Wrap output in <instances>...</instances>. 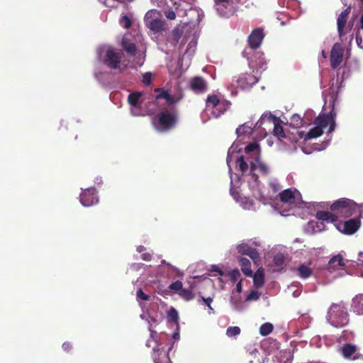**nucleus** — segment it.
Instances as JSON below:
<instances>
[{"instance_id":"obj_2","label":"nucleus","mask_w":363,"mask_h":363,"mask_svg":"<svg viewBox=\"0 0 363 363\" xmlns=\"http://www.w3.org/2000/svg\"><path fill=\"white\" fill-rule=\"evenodd\" d=\"M335 117L336 114L333 111L329 113L320 114L314 121L315 127L306 133L304 139L311 140L320 136L328 127V134L333 132L336 126Z\"/></svg>"},{"instance_id":"obj_10","label":"nucleus","mask_w":363,"mask_h":363,"mask_svg":"<svg viewBox=\"0 0 363 363\" xmlns=\"http://www.w3.org/2000/svg\"><path fill=\"white\" fill-rule=\"evenodd\" d=\"M315 217L318 220H311L306 227V231L308 233L314 234L324 230L325 228L324 221L335 223V216L329 211H318Z\"/></svg>"},{"instance_id":"obj_51","label":"nucleus","mask_w":363,"mask_h":363,"mask_svg":"<svg viewBox=\"0 0 363 363\" xmlns=\"http://www.w3.org/2000/svg\"><path fill=\"white\" fill-rule=\"evenodd\" d=\"M182 286H183V284L181 281H176L172 283L169 286V289L171 291H173L175 292H179L182 290Z\"/></svg>"},{"instance_id":"obj_29","label":"nucleus","mask_w":363,"mask_h":363,"mask_svg":"<svg viewBox=\"0 0 363 363\" xmlns=\"http://www.w3.org/2000/svg\"><path fill=\"white\" fill-rule=\"evenodd\" d=\"M351 311L359 315H363V294H358L352 298Z\"/></svg>"},{"instance_id":"obj_7","label":"nucleus","mask_w":363,"mask_h":363,"mask_svg":"<svg viewBox=\"0 0 363 363\" xmlns=\"http://www.w3.org/2000/svg\"><path fill=\"white\" fill-rule=\"evenodd\" d=\"M327 320L335 328H342L349 323V314L345 303H333L328 311Z\"/></svg>"},{"instance_id":"obj_57","label":"nucleus","mask_w":363,"mask_h":363,"mask_svg":"<svg viewBox=\"0 0 363 363\" xmlns=\"http://www.w3.org/2000/svg\"><path fill=\"white\" fill-rule=\"evenodd\" d=\"M164 15L167 19L174 20L176 18L175 12L172 9H168L164 11Z\"/></svg>"},{"instance_id":"obj_14","label":"nucleus","mask_w":363,"mask_h":363,"mask_svg":"<svg viewBox=\"0 0 363 363\" xmlns=\"http://www.w3.org/2000/svg\"><path fill=\"white\" fill-rule=\"evenodd\" d=\"M148 324V330L150 333V337L147 340L146 342V346L148 347H152L156 345L157 347H159L162 344L164 340L169 339V335L165 333H157L156 331L152 330V323H156V320L153 318H149L147 320Z\"/></svg>"},{"instance_id":"obj_22","label":"nucleus","mask_w":363,"mask_h":363,"mask_svg":"<svg viewBox=\"0 0 363 363\" xmlns=\"http://www.w3.org/2000/svg\"><path fill=\"white\" fill-rule=\"evenodd\" d=\"M350 7L346 8L339 14L337 17V29L340 38L346 34L345 29L346 28V24L347 22L348 16L350 13Z\"/></svg>"},{"instance_id":"obj_42","label":"nucleus","mask_w":363,"mask_h":363,"mask_svg":"<svg viewBox=\"0 0 363 363\" xmlns=\"http://www.w3.org/2000/svg\"><path fill=\"white\" fill-rule=\"evenodd\" d=\"M183 33V27L178 26L175 27L172 32V36L175 43H177L182 38Z\"/></svg>"},{"instance_id":"obj_21","label":"nucleus","mask_w":363,"mask_h":363,"mask_svg":"<svg viewBox=\"0 0 363 363\" xmlns=\"http://www.w3.org/2000/svg\"><path fill=\"white\" fill-rule=\"evenodd\" d=\"M344 48L342 45L336 43L333 45L330 56V66L333 69L338 68L343 59Z\"/></svg>"},{"instance_id":"obj_23","label":"nucleus","mask_w":363,"mask_h":363,"mask_svg":"<svg viewBox=\"0 0 363 363\" xmlns=\"http://www.w3.org/2000/svg\"><path fill=\"white\" fill-rule=\"evenodd\" d=\"M264 33L260 28L254 30L248 37V44L252 49L259 48L263 40Z\"/></svg>"},{"instance_id":"obj_19","label":"nucleus","mask_w":363,"mask_h":363,"mask_svg":"<svg viewBox=\"0 0 363 363\" xmlns=\"http://www.w3.org/2000/svg\"><path fill=\"white\" fill-rule=\"evenodd\" d=\"M156 91L158 93L156 96V100L159 101L164 99L169 105L178 103L183 98L182 91L180 89L172 92V91H169L163 89H156Z\"/></svg>"},{"instance_id":"obj_35","label":"nucleus","mask_w":363,"mask_h":363,"mask_svg":"<svg viewBox=\"0 0 363 363\" xmlns=\"http://www.w3.org/2000/svg\"><path fill=\"white\" fill-rule=\"evenodd\" d=\"M252 277L253 284L257 288H259L264 284V272L262 268L258 269L254 274H252Z\"/></svg>"},{"instance_id":"obj_61","label":"nucleus","mask_w":363,"mask_h":363,"mask_svg":"<svg viewBox=\"0 0 363 363\" xmlns=\"http://www.w3.org/2000/svg\"><path fill=\"white\" fill-rule=\"evenodd\" d=\"M356 43L357 46L363 50V39L359 33L356 34Z\"/></svg>"},{"instance_id":"obj_53","label":"nucleus","mask_w":363,"mask_h":363,"mask_svg":"<svg viewBox=\"0 0 363 363\" xmlns=\"http://www.w3.org/2000/svg\"><path fill=\"white\" fill-rule=\"evenodd\" d=\"M263 54L262 53H257V56L258 57V60H255L256 61V65L259 68V69H265V67H266V62L265 60H264V58H262Z\"/></svg>"},{"instance_id":"obj_47","label":"nucleus","mask_w":363,"mask_h":363,"mask_svg":"<svg viewBox=\"0 0 363 363\" xmlns=\"http://www.w3.org/2000/svg\"><path fill=\"white\" fill-rule=\"evenodd\" d=\"M179 295L186 301H190L194 298V294L191 291L186 289H182L179 292Z\"/></svg>"},{"instance_id":"obj_43","label":"nucleus","mask_w":363,"mask_h":363,"mask_svg":"<svg viewBox=\"0 0 363 363\" xmlns=\"http://www.w3.org/2000/svg\"><path fill=\"white\" fill-rule=\"evenodd\" d=\"M240 328L238 326H230L226 330V335L229 337H235L240 333Z\"/></svg>"},{"instance_id":"obj_32","label":"nucleus","mask_w":363,"mask_h":363,"mask_svg":"<svg viewBox=\"0 0 363 363\" xmlns=\"http://www.w3.org/2000/svg\"><path fill=\"white\" fill-rule=\"evenodd\" d=\"M239 264L244 274L247 277H252V270L251 269V263L250 260L245 257L238 258Z\"/></svg>"},{"instance_id":"obj_64","label":"nucleus","mask_w":363,"mask_h":363,"mask_svg":"<svg viewBox=\"0 0 363 363\" xmlns=\"http://www.w3.org/2000/svg\"><path fill=\"white\" fill-rule=\"evenodd\" d=\"M242 280H240L236 284L235 291L238 294H240L242 292Z\"/></svg>"},{"instance_id":"obj_6","label":"nucleus","mask_w":363,"mask_h":363,"mask_svg":"<svg viewBox=\"0 0 363 363\" xmlns=\"http://www.w3.org/2000/svg\"><path fill=\"white\" fill-rule=\"evenodd\" d=\"M361 206L354 201L342 198L335 201L330 206L331 213L335 216V222L337 218H347L359 212Z\"/></svg>"},{"instance_id":"obj_20","label":"nucleus","mask_w":363,"mask_h":363,"mask_svg":"<svg viewBox=\"0 0 363 363\" xmlns=\"http://www.w3.org/2000/svg\"><path fill=\"white\" fill-rule=\"evenodd\" d=\"M335 225L340 232L346 235H352L359 230L360 220L359 218H352L345 222L337 223Z\"/></svg>"},{"instance_id":"obj_13","label":"nucleus","mask_w":363,"mask_h":363,"mask_svg":"<svg viewBox=\"0 0 363 363\" xmlns=\"http://www.w3.org/2000/svg\"><path fill=\"white\" fill-rule=\"evenodd\" d=\"M145 26L153 33H158L164 30V22L161 13L156 9L149 10L145 15Z\"/></svg>"},{"instance_id":"obj_5","label":"nucleus","mask_w":363,"mask_h":363,"mask_svg":"<svg viewBox=\"0 0 363 363\" xmlns=\"http://www.w3.org/2000/svg\"><path fill=\"white\" fill-rule=\"evenodd\" d=\"M179 329L174 332L172 337L164 340L161 345L153 346L152 359L155 363H172L169 358V352L173 348L174 344L179 340Z\"/></svg>"},{"instance_id":"obj_26","label":"nucleus","mask_w":363,"mask_h":363,"mask_svg":"<svg viewBox=\"0 0 363 363\" xmlns=\"http://www.w3.org/2000/svg\"><path fill=\"white\" fill-rule=\"evenodd\" d=\"M241 150H242V147H240V145L238 144V143H234L231 145V147L228 149L226 162H227V164H228V167L229 169V173H230L232 171L230 163L233 160H235L237 162V159L238 158V157H235V155L237 153H240L241 152ZM240 157V156H239V157Z\"/></svg>"},{"instance_id":"obj_17","label":"nucleus","mask_w":363,"mask_h":363,"mask_svg":"<svg viewBox=\"0 0 363 363\" xmlns=\"http://www.w3.org/2000/svg\"><path fill=\"white\" fill-rule=\"evenodd\" d=\"M79 201L84 207H90L99 203V196L94 187L87 189L81 188Z\"/></svg>"},{"instance_id":"obj_48","label":"nucleus","mask_w":363,"mask_h":363,"mask_svg":"<svg viewBox=\"0 0 363 363\" xmlns=\"http://www.w3.org/2000/svg\"><path fill=\"white\" fill-rule=\"evenodd\" d=\"M202 301L203 304H205L208 308V313L213 314L214 313V309L211 307V303L213 302V298L211 297L204 298L203 296L201 297V299L199 301L200 303Z\"/></svg>"},{"instance_id":"obj_49","label":"nucleus","mask_w":363,"mask_h":363,"mask_svg":"<svg viewBox=\"0 0 363 363\" xmlns=\"http://www.w3.org/2000/svg\"><path fill=\"white\" fill-rule=\"evenodd\" d=\"M251 248L250 245L245 242H242L237 246L238 252L242 255H247Z\"/></svg>"},{"instance_id":"obj_11","label":"nucleus","mask_w":363,"mask_h":363,"mask_svg":"<svg viewBox=\"0 0 363 363\" xmlns=\"http://www.w3.org/2000/svg\"><path fill=\"white\" fill-rule=\"evenodd\" d=\"M275 121V116H274L271 113L266 112L262 115L259 120L256 123L255 125H253V123L251 122H247L240 125L236 129V133L238 135V137L250 136L255 130H257L259 128H260L261 125L264 123V121L274 122Z\"/></svg>"},{"instance_id":"obj_60","label":"nucleus","mask_w":363,"mask_h":363,"mask_svg":"<svg viewBox=\"0 0 363 363\" xmlns=\"http://www.w3.org/2000/svg\"><path fill=\"white\" fill-rule=\"evenodd\" d=\"M168 69H169V72H170V74L177 77H179L182 75V68H180V67L178 69L175 70L174 72L172 70L171 66H169Z\"/></svg>"},{"instance_id":"obj_62","label":"nucleus","mask_w":363,"mask_h":363,"mask_svg":"<svg viewBox=\"0 0 363 363\" xmlns=\"http://www.w3.org/2000/svg\"><path fill=\"white\" fill-rule=\"evenodd\" d=\"M311 204L314 207H316L318 208H327L328 206V204L325 202H320V203L313 202V203H311Z\"/></svg>"},{"instance_id":"obj_34","label":"nucleus","mask_w":363,"mask_h":363,"mask_svg":"<svg viewBox=\"0 0 363 363\" xmlns=\"http://www.w3.org/2000/svg\"><path fill=\"white\" fill-rule=\"evenodd\" d=\"M298 276L301 279H308L313 273V269L305 264H301L297 267Z\"/></svg>"},{"instance_id":"obj_40","label":"nucleus","mask_w":363,"mask_h":363,"mask_svg":"<svg viewBox=\"0 0 363 363\" xmlns=\"http://www.w3.org/2000/svg\"><path fill=\"white\" fill-rule=\"evenodd\" d=\"M274 326L270 323H265L262 324L259 328V333L262 336H266L270 334L273 330Z\"/></svg>"},{"instance_id":"obj_44","label":"nucleus","mask_w":363,"mask_h":363,"mask_svg":"<svg viewBox=\"0 0 363 363\" xmlns=\"http://www.w3.org/2000/svg\"><path fill=\"white\" fill-rule=\"evenodd\" d=\"M248 255L254 262V263L257 265H259L260 263V256L257 250L251 248L249 252L246 255Z\"/></svg>"},{"instance_id":"obj_18","label":"nucleus","mask_w":363,"mask_h":363,"mask_svg":"<svg viewBox=\"0 0 363 363\" xmlns=\"http://www.w3.org/2000/svg\"><path fill=\"white\" fill-rule=\"evenodd\" d=\"M258 82V77L252 74H242L233 79V85L241 89H248Z\"/></svg>"},{"instance_id":"obj_27","label":"nucleus","mask_w":363,"mask_h":363,"mask_svg":"<svg viewBox=\"0 0 363 363\" xmlns=\"http://www.w3.org/2000/svg\"><path fill=\"white\" fill-rule=\"evenodd\" d=\"M342 354L345 358L356 359L359 357L357 347L354 345L345 344L342 347Z\"/></svg>"},{"instance_id":"obj_25","label":"nucleus","mask_w":363,"mask_h":363,"mask_svg":"<svg viewBox=\"0 0 363 363\" xmlns=\"http://www.w3.org/2000/svg\"><path fill=\"white\" fill-rule=\"evenodd\" d=\"M191 89L196 94H201L207 90V84L205 80L200 77H196L191 80Z\"/></svg>"},{"instance_id":"obj_8","label":"nucleus","mask_w":363,"mask_h":363,"mask_svg":"<svg viewBox=\"0 0 363 363\" xmlns=\"http://www.w3.org/2000/svg\"><path fill=\"white\" fill-rule=\"evenodd\" d=\"M177 120V115L174 111H164L152 118V125L156 130L164 132L172 128Z\"/></svg>"},{"instance_id":"obj_45","label":"nucleus","mask_w":363,"mask_h":363,"mask_svg":"<svg viewBox=\"0 0 363 363\" xmlns=\"http://www.w3.org/2000/svg\"><path fill=\"white\" fill-rule=\"evenodd\" d=\"M227 276L230 278V281L233 283L236 282L237 281L241 280L240 278V273L238 269H235L228 272Z\"/></svg>"},{"instance_id":"obj_28","label":"nucleus","mask_w":363,"mask_h":363,"mask_svg":"<svg viewBox=\"0 0 363 363\" xmlns=\"http://www.w3.org/2000/svg\"><path fill=\"white\" fill-rule=\"evenodd\" d=\"M294 355L291 350L280 351L273 359L274 363H291Z\"/></svg>"},{"instance_id":"obj_30","label":"nucleus","mask_w":363,"mask_h":363,"mask_svg":"<svg viewBox=\"0 0 363 363\" xmlns=\"http://www.w3.org/2000/svg\"><path fill=\"white\" fill-rule=\"evenodd\" d=\"M230 306L232 308L236 311H242L246 308L245 303L241 300L240 296L235 295L234 291L233 296L230 297Z\"/></svg>"},{"instance_id":"obj_46","label":"nucleus","mask_w":363,"mask_h":363,"mask_svg":"<svg viewBox=\"0 0 363 363\" xmlns=\"http://www.w3.org/2000/svg\"><path fill=\"white\" fill-rule=\"evenodd\" d=\"M273 261L277 267H283L285 262V258L284 255H282L281 253H278L275 255Z\"/></svg>"},{"instance_id":"obj_38","label":"nucleus","mask_w":363,"mask_h":363,"mask_svg":"<svg viewBox=\"0 0 363 363\" xmlns=\"http://www.w3.org/2000/svg\"><path fill=\"white\" fill-rule=\"evenodd\" d=\"M290 125L298 128L303 125V119L298 114H294L290 118Z\"/></svg>"},{"instance_id":"obj_55","label":"nucleus","mask_w":363,"mask_h":363,"mask_svg":"<svg viewBox=\"0 0 363 363\" xmlns=\"http://www.w3.org/2000/svg\"><path fill=\"white\" fill-rule=\"evenodd\" d=\"M269 186L274 193L278 192L281 189V186H280L279 183L277 179L271 180L269 182Z\"/></svg>"},{"instance_id":"obj_56","label":"nucleus","mask_w":363,"mask_h":363,"mask_svg":"<svg viewBox=\"0 0 363 363\" xmlns=\"http://www.w3.org/2000/svg\"><path fill=\"white\" fill-rule=\"evenodd\" d=\"M152 74L150 72H145V74H143V79H142L143 83L145 85L150 84V83L152 82Z\"/></svg>"},{"instance_id":"obj_16","label":"nucleus","mask_w":363,"mask_h":363,"mask_svg":"<svg viewBox=\"0 0 363 363\" xmlns=\"http://www.w3.org/2000/svg\"><path fill=\"white\" fill-rule=\"evenodd\" d=\"M215 9L220 16L229 18L236 11L233 0H214Z\"/></svg>"},{"instance_id":"obj_50","label":"nucleus","mask_w":363,"mask_h":363,"mask_svg":"<svg viewBox=\"0 0 363 363\" xmlns=\"http://www.w3.org/2000/svg\"><path fill=\"white\" fill-rule=\"evenodd\" d=\"M260 296L259 293L256 290H252L246 296L247 301H257Z\"/></svg>"},{"instance_id":"obj_31","label":"nucleus","mask_w":363,"mask_h":363,"mask_svg":"<svg viewBox=\"0 0 363 363\" xmlns=\"http://www.w3.org/2000/svg\"><path fill=\"white\" fill-rule=\"evenodd\" d=\"M345 265V262L340 255H337L331 258L328 262V269L333 271L342 269Z\"/></svg>"},{"instance_id":"obj_59","label":"nucleus","mask_w":363,"mask_h":363,"mask_svg":"<svg viewBox=\"0 0 363 363\" xmlns=\"http://www.w3.org/2000/svg\"><path fill=\"white\" fill-rule=\"evenodd\" d=\"M211 272H217L220 276H224L225 275V273L221 270V269L220 268L219 266L218 265H212L211 267Z\"/></svg>"},{"instance_id":"obj_12","label":"nucleus","mask_w":363,"mask_h":363,"mask_svg":"<svg viewBox=\"0 0 363 363\" xmlns=\"http://www.w3.org/2000/svg\"><path fill=\"white\" fill-rule=\"evenodd\" d=\"M230 102L221 100L216 95L208 96L206 99V111H211V115L218 118L230 107Z\"/></svg>"},{"instance_id":"obj_4","label":"nucleus","mask_w":363,"mask_h":363,"mask_svg":"<svg viewBox=\"0 0 363 363\" xmlns=\"http://www.w3.org/2000/svg\"><path fill=\"white\" fill-rule=\"evenodd\" d=\"M97 55L104 64L111 69L118 72L125 69V65L121 62V53L113 48L106 45H101L97 50Z\"/></svg>"},{"instance_id":"obj_39","label":"nucleus","mask_w":363,"mask_h":363,"mask_svg":"<svg viewBox=\"0 0 363 363\" xmlns=\"http://www.w3.org/2000/svg\"><path fill=\"white\" fill-rule=\"evenodd\" d=\"M119 23L123 28L128 29L132 26L131 17L128 16L127 14H122L119 20Z\"/></svg>"},{"instance_id":"obj_63","label":"nucleus","mask_w":363,"mask_h":363,"mask_svg":"<svg viewBox=\"0 0 363 363\" xmlns=\"http://www.w3.org/2000/svg\"><path fill=\"white\" fill-rule=\"evenodd\" d=\"M357 264L358 266L363 267V252H360L358 254Z\"/></svg>"},{"instance_id":"obj_36","label":"nucleus","mask_w":363,"mask_h":363,"mask_svg":"<svg viewBox=\"0 0 363 363\" xmlns=\"http://www.w3.org/2000/svg\"><path fill=\"white\" fill-rule=\"evenodd\" d=\"M137 252L141 255L140 257L143 260L148 262L152 259V254L147 250V249L142 245L137 247Z\"/></svg>"},{"instance_id":"obj_41","label":"nucleus","mask_w":363,"mask_h":363,"mask_svg":"<svg viewBox=\"0 0 363 363\" xmlns=\"http://www.w3.org/2000/svg\"><path fill=\"white\" fill-rule=\"evenodd\" d=\"M168 319L169 320H172L173 322H174L176 323V326H177V329L178 330L179 329V323H178V320H179V313H178V311L174 308H172L171 309H169V311H168Z\"/></svg>"},{"instance_id":"obj_37","label":"nucleus","mask_w":363,"mask_h":363,"mask_svg":"<svg viewBox=\"0 0 363 363\" xmlns=\"http://www.w3.org/2000/svg\"><path fill=\"white\" fill-rule=\"evenodd\" d=\"M279 119L276 117V121L274 122H269V123H274V133L275 135L279 138H285L286 135L284 132L283 127L277 123Z\"/></svg>"},{"instance_id":"obj_54","label":"nucleus","mask_w":363,"mask_h":363,"mask_svg":"<svg viewBox=\"0 0 363 363\" xmlns=\"http://www.w3.org/2000/svg\"><path fill=\"white\" fill-rule=\"evenodd\" d=\"M196 42L191 41L189 45V48L186 50V52L184 53V55L182 56V57L179 58L178 60V66H180L183 60L185 59L186 57H189L191 54H189V52L190 51L191 48H194L196 47Z\"/></svg>"},{"instance_id":"obj_3","label":"nucleus","mask_w":363,"mask_h":363,"mask_svg":"<svg viewBox=\"0 0 363 363\" xmlns=\"http://www.w3.org/2000/svg\"><path fill=\"white\" fill-rule=\"evenodd\" d=\"M229 174L230 176V191L233 199L238 203L244 210L255 211L257 208L255 202L249 197L243 196L239 191V190L242 191V189H240L242 186H247V184H243L241 179L242 174L240 176L237 174L233 175L232 172Z\"/></svg>"},{"instance_id":"obj_24","label":"nucleus","mask_w":363,"mask_h":363,"mask_svg":"<svg viewBox=\"0 0 363 363\" xmlns=\"http://www.w3.org/2000/svg\"><path fill=\"white\" fill-rule=\"evenodd\" d=\"M167 267V272L168 276L173 275V278L179 277L182 278L184 277V274L177 267L172 265L170 263L166 262L165 260H162L161 264L158 266L157 269L160 272L165 270L164 267Z\"/></svg>"},{"instance_id":"obj_1","label":"nucleus","mask_w":363,"mask_h":363,"mask_svg":"<svg viewBox=\"0 0 363 363\" xmlns=\"http://www.w3.org/2000/svg\"><path fill=\"white\" fill-rule=\"evenodd\" d=\"M237 168L242 172L241 179L243 184H247L252 196L264 205L269 204L272 198L265 195L264 186L255 172L268 176L271 167L261 160L259 146L257 143H250L245 147L244 155L237 159Z\"/></svg>"},{"instance_id":"obj_33","label":"nucleus","mask_w":363,"mask_h":363,"mask_svg":"<svg viewBox=\"0 0 363 363\" xmlns=\"http://www.w3.org/2000/svg\"><path fill=\"white\" fill-rule=\"evenodd\" d=\"M121 45L123 48L125 50V52L130 55L135 54V45L131 42L127 35H124L122 41Z\"/></svg>"},{"instance_id":"obj_15","label":"nucleus","mask_w":363,"mask_h":363,"mask_svg":"<svg viewBox=\"0 0 363 363\" xmlns=\"http://www.w3.org/2000/svg\"><path fill=\"white\" fill-rule=\"evenodd\" d=\"M280 199L283 203L289 204L291 207L299 206L302 201L301 193L296 189H288L280 193Z\"/></svg>"},{"instance_id":"obj_52","label":"nucleus","mask_w":363,"mask_h":363,"mask_svg":"<svg viewBox=\"0 0 363 363\" xmlns=\"http://www.w3.org/2000/svg\"><path fill=\"white\" fill-rule=\"evenodd\" d=\"M150 296L145 294L143 290L141 289H139L138 291H137V293H136V298H137V301L139 302V304L141 303L140 302V301L143 300V301H147L150 299Z\"/></svg>"},{"instance_id":"obj_58","label":"nucleus","mask_w":363,"mask_h":363,"mask_svg":"<svg viewBox=\"0 0 363 363\" xmlns=\"http://www.w3.org/2000/svg\"><path fill=\"white\" fill-rule=\"evenodd\" d=\"M298 314H300L301 317H302V320L304 323V325L307 327L308 324L311 323V318L308 315L307 313H298Z\"/></svg>"},{"instance_id":"obj_9","label":"nucleus","mask_w":363,"mask_h":363,"mask_svg":"<svg viewBox=\"0 0 363 363\" xmlns=\"http://www.w3.org/2000/svg\"><path fill=\"white\" fill-rule=\"evenodd\" d=\"M145 100V95L143 92L135 91L129 94L128 101L130 106V113L133 116H145L149 111Z\"/></svg>"}]
</instances>
